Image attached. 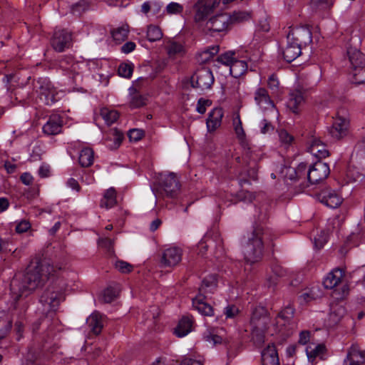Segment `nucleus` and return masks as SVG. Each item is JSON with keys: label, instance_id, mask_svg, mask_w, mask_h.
Instances as JSON below:
<instances>
[{"label": "nucleus", "instance_id": "f257e3e1", "mask_svg": "<svg viewBox=\"0 0 365 365\" xmlns=\"http://www.w3.org/2000/svg\"><path fill=\"white\" fill-rule=\"evenodd\" d=\"M51 269L49 264L41 262L38 259L31 261L23 277L21 279L16 277L11 282V292L15 299L28 296L35 290L51 274Z\"/></svg>", "mask_w": 365, "mask_h": 365}, {"label": "nucleus", "instance_id": "f03ea898", "mask_svg": "<svg viewBox=\"0 0 365 365\" xmlns=\"http://www.w3.org/2000/svg\"><path fill=\"white\" fill-rule=\"evenodd\" d=\"M312 41V33L306 26L291 28L287 36V46L283 57L287 62L295 60L302 53V48Z\"/></svg>", "mask_w": 365, "mask_h": 365}, {"label": "nucleus", "instance_id": "7ed1b4c3", "mask_svg": "<svg viewBox=\"0 0 365 365\" xmlns=\"http://www.w3.org/2000/svg\"><path fill=\"white\" fill-rule=\"evenodd\" d=\"M252 337L255 344L260 346L264 341V332L269 323L267 311L263 307L256 308L251 317Z\"/></svg>", "mask_w": 365, "mask_h": 365}, {"label": "nucleus", "instance_id": "20e7f679", "mask_svg": "<svg viewBox=\"0 0 365 365\" xmlns=\"http://www.w3.org/2000/svg\"><path fill=\"white\" fill-rule=\"evenodd\" d=\"M265 235L262 228H257L254 231L253 237L245 248V259L247 263L252 264L262 259Z\"/></svg>", "mask_w": 365, "mask_h": 365}, {"label": "nucleus", "instance_id": "39448f33", "mask_svg": "<svg viewBox=\"0 0 365 365\" xmlns=\"http://www.w3.org/2000/svg\"><path fill=\"white\" fill-rule=\"evenodd\" d=\"M347 53L351 65V81L355 84L365 83V56L356 48L350 46Z\"/></svg>", "mask_w": 365, "mask_h": 365}, {"label": "nucleus", "instance_id": "423d86ee", "mask_svg": "<svg viewBox=\"0 0 365 365\" xmlns=\"http://www.w3.org/2000/svg\"><path fill=\"white\" fill-rule=\"evenodd\" d=\"M347 175L354 181L365 175V139L356 145L351 158Z\"/></svg>", "mask_w": 365, "mask_h": 365}, {"label": "nucleus", "instance_id": "0eeeda50", "mask_svg": "<svg viewBox=\"0 0 365 365\" xmlns=\"http://www.w3.org/2000/svg\"><path fill=\"white\" fill-rule=\"evenodd\" d=\"M37 84L38 97L46 105H52L63 96V92L57 91L48 78H39Z\"/></svg>", "mask_w": 365, "mask_h": 365}, {"label": "nucleus", "instance_id": "6e6552de", "mask_svg": "<svg viewBox=\"0 0 365 365\" xmlns=\"http://www.w3.org/2000/svg\"><path fill=\"white\" fill-rule=\"evenodd\" d=\"M63 299V292L53 285L48 287L41 295L40 302L46 312H55Z\"/></svg>", "mask_w": 365, "mask_h": 365}, {"label": "nucleus", "instance_id": "1a4fd4ad", "mask_svg": "<svg viewBox=\"0 0 365 365\" xmlns=\"http://www.w3.org/2000/svg\"><path fill=\"white\" fill-rule=\"evenodd\" d=\"M180 188L179 180L173 173L161 175L156 195L173 197Z\"/></svg>", "mask_w": 365, "mask_h": 365}, {"label": "nucleus", "instance_id": "9d476101", "mask_svg": "<svg viewBox=\"0 0 365 365\" xmlns=\"http://www.w3.org/2000/svg\"><path fill=\"white\" fill-rule=\"evenodd\" d=\"M182 254L183 251L179 247L170 246L165 248L160 257V267L173 269L181 262Z\"/></svg>", "mask_w": 365, "mask_h": 365}, {"label": "nucleus", "instance_id": "9b49d317", "mask_svg": "<svg viewBox=\"0 0 365 365\" xmlns=\"http://www.w3.org/2000/svg\"><path fill=\"white\" fill-rule=\"evenodd\" d=\"M192 86L203 91L211 88L214 83L212 72L205 68L197 70L191 77Z\"/></svg>", "mask_w": 365, "mask_h": 365}, {"label": "nucleus", "instance_id": "f8f14e48", "mask_svg": "<svg viewBox=\"0 0 365 365\" xmlns=\"http://www.w3.org/2000/svg\"><path fill=\"white\" fill-rule=\"evenodd\" d=\"M232 19L228 14H220L206 21L205 29L207 31L222 32L231 24Z\"/></svg>", "mask_w": 365, "mask_h": 365}, {"label": "nucleus", "instance_id": "ddd939ff", "mask_svg": "<svg viewBox=\"0 0 365 365\" xmlns=\"http://www.w3.org/2000/svg\"><path fill=\"white\" fill-rule=\"evenodd\" d=\"M330 173L329 165L321 161L315 163L307 172V178L310 183L316 184L326 179Z\"/></svg>", "mask_w": 365, "mask_h": 365}, {"label": "nucleus", "instance_id": "4468645a", "mask_svg": "<svg viewBox=\"0 0 365 365\" xmlns=\"http://www.w3.org/2000/svg\"><path fill=\"white\" fill-rule=\"evenodd\" d=\"M365 362V350L358 344H352L347 350L343 365H362Z\"/></svg>", "mask_w": 365, "mask_h": 365}, {"label": "nucleus", "instance_id": "2eb2a0df", "mask_svg": "<svg viewBox=\"0 0 365 365\" xmlns=\"http://www.w3.org/2000/svg\"><path fill=\"white\" fill-rule=\"evenodd\" d=\"M318 197L321 202L331 208L338 207L343 201L341 196L331 188H325L320 191Z\"/></svg>", "mask_w": 365, "mask_h": 365}, {"label": "nucleus", "instance_id": "dca6fc26", "mask_svg": "<svg viewBox=\"0 0 365 365\" xmlns=\"http://www.w3.org/2000/svg\"><path fill=\"white\" fill-rule=\"evenodd\" d=\"M86 64L83 62H75L71 57H66L60 61L59 67L66 75H72V78L76 81Z\"/></svg>", "mask_w": 365, "mask_h": 365}, {"label": "nucleus", "instance_id": "f3484780", "mask_svg": "<svg viewBox=\"0 0 365 365\" xmlns=\"http://www.w3.org/2000/svg\"><path fill=\"white\" fill-rule=\"evenodd\" d=\"M71 34L65 30H58L53 34L51 45L55 51L62 52L70 47Z\"/></svg>", "mask_w": 365, "mask_h": 365}, {"label": "nucleus", "instance_id": "a211bd4d", "mask_svg": "<svg viewBox=\"0 0 365 365\" xmlns=\"http://www.w3.org/2000/svg\"><path fill=\"white\" fill-rule=\"evenodd\" d=\"M255 101L263 111H274V104L271 100L267 91L264 88H258L255 92Z\"/></svg>", "mask_w": 365, "mask_h": 365}, {"label": "nucleus", "instance_id": "6ab92c4d", "mask_svg": "<svg viewBox=\"0 0 365 365\" xmlns=\"http://www.w3.org/2000/svg\"><path fill=\"white\" fill-rule=\"evenodd\" d=\"M349 121L344 118L337 117L334 119L329 133L334 138L339 140L347 135Z\"/></svg>", "mask_w": 365, "mask_h": 365}, {"label": "nucleus", "instance_id": "aec40b11", "mask_svg": "<svg viewBox=\"0 0 365 365\" xmlns=\"http://www.w3.org/2000/svg\"><path fill=\"white\" fill-rule=\"evenodd\" d=\"M62 128V119L58 115H52L43 126V131L46 135H53L61 133Z\"/></svg>", "mask_w": 365, "mask_h": 365}, {"label": "nucleus", "instance_id": "412c9836", "mask_svg": "<svg viewBox=\"0 0 365 365\" xmlns=\"http://www.w3.org/2000/svg\"><path fill=\"white\" fill-rule=\"evenodd\" d=\"M223 115V110L220 108H215L209 113L206 122L209 132H213L220 126Z\"/></svg>", "mask_w": 365, "mask_h": 365}, {"label": "nucleus", "instance_id": "4be33fe9", "mask_svg": "<svg viewBox=\"0 0 365 365\" xmlns=\"http://www.w3.org/2000/svg\"><path fill=\"white\" fill-rule=\"evenodd\" d=\"M308 150L312 155L318 158H324L329 155L327 145L321 140L315 138L311 140Z\"/></svg>", "mask_w": 365, "mask_h": 365}, {"label": "nucleus", "instance_id": "5701e85b", "mask_svg": "<svg viewBox=\"0 0 365 365\" xmlns=\"http://www.w3.org/2000/svg\"><path fill=\"white\" fill-rule=\"evenodd\" d=\"M262 365H279L278 354L274 344L268 345L262 351Z\"/></svg>", "mask_w": 365, "mask_h": 365}, {"label": "nucleus", "instance_id": "b1692460", "mask_svg": "<svg viewBox=\"0 0 365 365\" xmlns=\"http://www.w3.org/2000/svg\"><path fill=\"white\" fill-rule=\"evenodd\" d=\"M344 271L341 269H334L324 278L323 284L327 289H333L338 286L344 277Z\"/></svg>", "mask_w": 365, "mask_h": 365}, {"label": "nucleus", "instance_id": "393cba45", "mask_svg": "<svg viewBox=\"0 0 365 365\" xmlns=\"http://www.w3.org/2000/svg\"><path fill=\"white\" fill-rule=\"evenodd\" d=\"M192 306L203 315L212 316L213 314L212 307L205 301V297L202 294L192 299Z\"/></svg>", "mask_w": 365, "mask_h": 365}, {"label": "nucleus", "instance_id": "a878e982", "mask_svg": "<svg viewBox=\"0 0 365 365\" xmlns=\"http://www.w3.org/2000/svg\"><path fill=\"white\" fill-rule=\"evenodd\" d=\"M192 319L189 317H183L175 329V334L178 337H183L192 331Z\"/></svg>", "mask_w": 365, "mask_h": 365}, {"label": "nucleus", "instance_id": "bb28decb", "mask_svg": "<svg viewBox=\"0 0 365 365\" xmlns=\"http://www.w3.org/2000/svg\"><path fill=\"white\" fill-rule=\"evenodd\" d=\"M213 244H215L217 247L220 248V252L222 254L223 253V250L222 247V240L221 239L220 235L218 233H216L215 235V238H210L208 235H206L205 239L202 240L199 243L198 247L200 249V252L202 255L204 254V251L202 250L204 249L205 250L207 249V247L212 246Z\"/></svg>", "mask_w": 365, "mask_h": 365}, {"label": "nucleus", "instance_id": "cd10ccee", "mask_svg": "<svg viewBox=\"0 0 365 365\" xmlns=\"http://www.w3.org/2000/svg\"><path fill=\"white\" fill-rule=\"evenodd\" d=\"M87 324L93 334H100L103 328L102 316L98 312L93 313L87 319Z\"/></svg>", "mask_w": 365, "mask_h": 365}, {"label": "nucleus", "instance_id": "c85d7f7f", "mask_svg": "<svg viewBox=\"0 0 365 365\" xmlns=\"http://www.w3.org/2000/svg\"><path fill=\"white\" fill-rule=\"evenodd\" d=\"M325 351L324 345L310 342L306 347V354L309 361H313L317 357L320 356Z\"/></svg>", "mask_w": 365, "mask_h": 365}, {"label": "nucleus", "instance_id": "c756f323", "mask_svg": "<svg viewBox=\"0 0 365 365\" xmlns=\"http://www.w3.org/2000/svg\"><path fill=\"white\" fill-rule=\"evenodd\" d=\"M210 6H207L204 1H200L195 4L196 12L194 17L195 22L201 23L206 19L212 12Z\"/></svg>", "mask_w": 365, "mask_h": 365}, {"label": "nucleus", "instance_id": "7c9ffc66", "mask_svg": "<svg viewBox=\"0 0 365 365\" xmlns=\"http://www.w3.org/2000/svg\"><path fill=\"white\" fill-rule=\"evenodd\" d=\"M248 66L245 60H235L230 67V74L235 78H239L247 71Z\"/></svg>", "mask_w": 365, "mask_h": 365}, {"label": "nucleus", "instance_id": "2f4dec72", "mask_svg": "<svg viewBox=\"0 0 365 365\" xmlns=\"http://www.w3.org/2000/svg\"><path fill=\"white\" fill-rule=\"evenodd\" d=\"M304 97L300 91H292L289 94V98L287 102V106L294 113H298V107L303 102Z\"/></svg>", "mask_w": 365, "mask_h": 365}, {"label": "nucleus", "instance_id": "473e14b6", "mask_svg": "<svg viewBox=\"0 0 365 365\" xmlns=\"http://www.w3.org/2000/svg\"><path fill=\"white\" fill-rule=\"evenodd\" d=\"M123 138V133L116 130L112 129L109 133V136L106 138V144L110 149H116L120 145Z\"/></svg>", "mask_w": 365, "mask_h": 365}, {"label": "nucleus", "instance_id": "72a5a7b5", "mask_svg": "<svg viewBox=\"0 0 365 365\" xmlns=\"http://www.w3.org/2000/svg\"><path fill=\"white\" fill-rule=\"evenodd\" d=\"M116 202L115 190L113 187H110L105 192L100 205L101 207L109 209L113 207Z\"/></svg>", "mask_w": 365, "mask_h": 365}, {"label": "nucleus", "instance_id": "f704fd0d", "mask_svg": "<svg viewBox=\"0 0 365 365\" xmlns=\"http://www.w3.org/2000/svg\"><path fill=\"white\" fill-rule=\"evenodd\" d=\"M94 153L90 148H83L79 154L78 161L82 167H89L93 163Z\"/></svg>", "mask_w": 365, "mask_h": 365}, {"label": "nucleus", "instance_id": "c9c22d12", "mask_svg": "<svg viewBox=\"0 0 365 365\" xmlns=\"http://www.w3.org/2000/svg\"><path fill=\"white\" fill-rule=\"evenodd\" d=\"M345 313L346 310L343 306L339 304L332 305L329 314V321L333 324H337L345 315Z\"/></svg>", "mask_w": 365, "mask_h": 365}, {"label": "nucleus", "instance_id": "e433bc0d", "mask_svg": "<svg viewBox=\"0 0 365 365\" xmlns=\"http://www.w3.org/2000/svg\"><path fill=\"white\" fill-rule=\"evenodd\" d=\"M218 52V46H210L198 53L197 61L200 63H205L212 58Z\"/></svg>", "mask_w": 365, "mask_h": 365}, {"label": "nucleus", "instance_id": "4c0bfd02", "mask_svg": "<svg viewBox=\"0 0 365 365\" xmlns=\"http://www.w3.org/2000/svg\"><path fill=\"white\" fill-rule=\"evenodd\" d=\"M129 29L128 25H122L111 31L114 41L120 43L128 38Z\"/></svg>", "mask_w": 365, "mask_h": 365}, {"label": "nucleus", "instance_id": "58836bf2", "mask_svg": "<svg viewBox=\"0 0 365 365\" xmlns=\"http://www.w3.org/2000/svg\"><path fill=\"white\" fill-rule=\"evenodd\" d=\"M100 114L108 125L115 123L119 117V114L116 110L108 108H101Z\"/></svg>", "mask_w": 365, "mask_h": 365}, {"label": "nucleus", "instance_id": "ea45409f", "mask_svg": "<svg viewBox=\"0 0 365 365\" xmlns=\"http://www.w3.org/2000/svg\"><path fill=\"white\" fill-rule=\"evenodd\" d=\"M232 124L237 138L241 142H243L245 139V133L242 128V121L240 120V114L238 113H235L232 120Z\"/></svg>", "mask_w": 365, "mask_h": 365}, {"label": "nucleus", "instance_id": "a19ab883", "mask_svg": "<svg viewBox=\"0 0 365 365\" xmlns=\"http://www.w3.org/2000/svg\"><path fill=\"white\" fill-rule=\"evenodd\" d=\"M217 285V278L212 275L203 279L200 287V293L212 292Z\"/></svg>", "mask_w": 365, "mask_h": 365}, {"label": "nucleus", "instance_id": "79ce46f5", "mask_svg": "<svg viewBox=\"0 0 365 365\" xmlns=\"http://www.w3.org/2000/svg\"><path fill=\"white\" fill-rule=\"evenodd\" d=\"M163 37V32L159 26L150 25L147 29V38L150 41H159Z\"/></svg>", "mask_w": 365, "mask_h": 365}, {"label": "nucleus", "instance_id": "37998d69", "mask_svg": "<svg viewBox=\"0 0 365 365\" xmlns=\"http://www.w3.org/2000/svg\"><path fill=\"white\" fill-rule=\"evenodd\" d=\"M118 294V289L114 287H108L106 289L101 297V299L103 302L105 303H110L113 302L117 297Z\"/></svg>", "mask_w": 365, "mask_h": 365}, {"label": "nucleus", "instance_id": "c03bdc74", "mask_svg": "<svg viewBox=\"0 0 365 365\" xmlns=\"http://www.w3.org/2000/svg\"><path fill=\"white\" fill-rule=\"evenodd\" d=\"M230 16L232 19L231 24L241 23L250 20L252 17V14L250 11H239L234 12Z\"/></svg>", "mask_w": 365, "mask_h": 365}, {"label": "nucleus", "instance_id": "a18cd8bd", "mask_svg": "<svg viewBox=\"0 0 365 365\" xmlns=\"http://www.w3.org/2000/svg\"><path fill=\"white\" fill-rule=\"evenodd\" d=\"M133 66L130 63H123L118 67V74L124 78H130L133 74Z\"/></svg>", "mask_w": 365, "mask_h": 365}, {"label": "nucleus", "instance_id": "49530a36", "mask_svg": "<svg viewBox=\"0 0 365 365\" xmlns=\"http://www.w3.org/2000/svg\"><path fill=\"white\" fill-rule=\"evenodd\" d=\"M294 316L293 307L288 306L286 307L279 314L277 318V323H280V320L284 321V322L290 320Z\"/></svg>", "mask_w": 365, "mask_h": 365}, {"label": "nucleus", "instance_id": "de8ad7c7", "mask_svg": "<svg viewBox=\"0 0 365 365\" xmlns=\"http://www.w3.org/2000/svg\"><path fill=\"white\" fill-rule=\"evenodd\" d=\"M329 233L327 231H322L314 237V244L316 248L321 249L327 242Z\"/></svg>", "mask_w": 365, "mask_h": 365}, {"label": "nucleus", "instance_id": "09e8293b", "mask_svg": "<svg viewBox=\"0 0 365 365\" xmlns=\"http://www.w3.org/2000/svg\"><path fill=\"white\" fill-rule=\"evenodd\" d=\"M182 11L183 6L177 2H171L165 8V11L169 15L180 14Z\"/></svg>", "mask_w": 365, "mask_h": 365}, {"label": "nucleus", "instance_id": "8fccbe9b", "mask_svg": "<svg viewBox=\"0 0 365 365\" xmlns=\"http://www.w3.org/2000/svg\"><path fill=\"white\" fill-rule=\"evenodd\" d=\"M279 138L281 144L284 146L289 145L294 140V137L284 129L279 131Z\"/></svg>", "mask_w": 365, "mask_h": 365}, {"label": "nucleus", "instance_id": "3c124183", "mask_svg": "<svg viewBox=\"0 0 365 365\" xmlns=\"http://www.w3.org/2000/svg\"><path fill=\"white\" fill-rule=\"evenodd\" d=\"M168 54L170 56L180 55L184 52L183 46L176 42H171L168 48Z\"/></svg>", "mask_w": 365, "mask_h": 365}, {"label": "nucleus", "instance_id": "603ef678", "mask_svg": "<svg viewBox=\"0 0 365 365\" xmlns=\"http://www.w3.org/2000/svg\"><path fill=\"white\" fill-rule=\"evenodd\" d=\"M234 55L235 53L232 52H227L220 55L217 59L219 62L230 67L232 62L236 60L234 57Z\"/></svg>", "mask_w": 365, "mask_h": 365}, {"label": "nucleus", "instance_id": "864d4df0", "mask_svg": "<svg viewBox=\"0 0 365 365\" xmlns=\"http://www.w3.org/2000/svg\"><path fill=\"white\" fill-rule=\"evenodd\" d=\"M115 268L122 273H129L133 270V265L127 262L118 260L115 264Z\"/></svg>", "mask_w": 365, "mask_h": 365}, {"label": "nucleus", "instance_id": "5fc2aeb1", "mask_svg": "<svg viewBox=\"0 0 365 365\" xmlns=\"http://www.w3.org/2000/svg\"><path fill=\"white\" fill-rule=\"evenodd\" d=\"M204 337L207 341L212 343L214 345L220 344L223 342V339L220 336L211 332L205 334Z\"/></svg>", "mask_w": 365, "mask_h": 365}, {"label": "nucleus", "instance_id": "6e6d98bb", "mask_svg": "<svg viewBox=\"0 0 365 365\" xmlns=\"http://www.w3.org/2000/svg\"><path fill=\"white\" fill-rule=\"evenodd\" d=\"M210 105L211 103L209 100L200 98L197 102L196 110L199 113L203 114L206 112L207 107L210 106Z\"/></svg>", "mask_w": 365, "mask_h": 365}, {"label": "nucleus", "instance_id": "4d7b16f0", "mask_svg": "<svg viewBox=\"0 0 365 365\" xmlns=\"http://www.w3.org/2000/svg\"><path fill=\"white\" fill-rule=\"evenodd\" d=\"M311 333L309 331H302L299 333V344L302 345L309 344L311 341Z\"/></svg>", "mask_w": 365, "mask_h": 365}, {"label": "nucleus", "instance_id": "13d9d810", "mask_svg": "<svg viewBox=\"0 0 365 365\" xmlns=\"http://www.w3.org/2000/svg\"><path fill=\"white\" fill-rule=\"evenodd\" d=\"M143 136V132L139 129H132L128 133V137L130 140L138 141Z\"/></svg>", "mask_w": 365, "mask_h": 365}, {"label": "nucleus", "instance_id": "bf43d9fd", "mask_svg": "<svg viewBox=\"0 0 365 365\" xmlns=\"http://www.w3.org/2000/svg\"><path fill=\"white\" fill-rule=\"evenodd\" d=\"M307 166L306 163H302L298 167L295 169L297 177H298V180L304 178L306 175L307 176Z\"/></svg>", "mask_w": 365, "mask_h": 365}, {"label": "nucleus", "instance_id": "052dcab7", "mask_svg": "<svg viewBox=\"0 0 365 365\" xmlns=\"http://www.w3.org/2000/svg\"><path fill=\"white\" fill-rule=\"evenodd\" d=\"M311 2L314 6L324 9H329L332 6L329 0H311Z\"/></svg>", "mask_w": 365, "mask_h": 365}, {"label": "nucleus", "instance_id": "680f3d73", "mask_svg": "<svg viewBox=\"0 0 365 365\" xmlns=\"http://www.w3.org/2000/svg\"><path fill=\"white\" fill-rule=\"evenodd\" d=\"M99 245L108 250V251L110 253L113 252L112 247H113V241L108 238L105 237L99 240Z\"/></svg>", "mask_w": 365, "mask_h": 365}, {"label": "nucleus", "instance_id": "e2e57ef3", "mask_svg": "<svg viewBox=\"0 0 365 365\" xmlns=\"http://www.w3.org/2000/svg\"><path fill=\"white\" fill-rule=\"evenodd\" d=\"M279 82L277 77L272 74L271 75L267 81V85L271 90L276 91L279 87Z\"/></svg>", "mask_w": 365, "mask_h": 365}, {"label": "nucleus", "instance_id": "0e129e2a", "mask_svg": "<svg viewBox=\"0 0 365 365\" xmlns=\"http://www.w3.org/2000/svg\"><path fill=\"white\" fill-rule=\"evenodd\" d=\"M31 227V225L28 221L24 220L20 222L16 226V231L18 233H23L26 232L29 230Z\"/></svg>", "mask_w": 365, "mask_h": 365}, {"label": "nucleus", "instance_id": "69168bd1", "mask_svg": "<svg viewBox=\"0 0 365 365\" xmlns=\"http://www.w3.org/2000/svg\"><path fill=\"white\" fill-rule=\"evenodd\" d=\"M239 312V309L235 306H227L225 310V314L227 318H233Z\"/></svg>", "mask_w": 365, "mask_h": 365}, {"label": "nucleus", "instance_id": "338daca9", "mask_svg": "<svg viewBox=\"0 0 365 365\" xmlns=\"http://www.w3.org/2000/svg\"><path fill=\"white\" fill-rule=\"evenodd\" d=\"M285 172V177L290 179L291 180H298L297 177L295 168H285L282 173Z\"/></svg>", "mask_w": 365, "mask_h": 365}, {"label": "nucleus", "instance_id": "774afa93", "mask_svg": "<svg viewBox=\"0 0 365 365\" xmlns=\"http://www.w3.org/2000/svg\"><path fill=\"white\" fill-rule=\"evenodd\" d=\"M135 43L132 41L126 42L124 45L121 47V51L124 53H129L134 51L135 48Z\"/></svg>", "mask_w": 365, "mask_h": 365}]
</instances>
